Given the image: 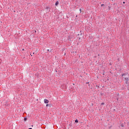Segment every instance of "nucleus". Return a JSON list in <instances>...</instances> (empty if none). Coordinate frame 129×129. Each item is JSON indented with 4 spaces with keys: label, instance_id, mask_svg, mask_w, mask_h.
<instances>
[{
    "label": "nucleus",
    "instance_id": "obj_8",
    "mask_svg": "<svg viewBox=\"0 0 129 129\" xmlns=\"http://www.w3.org/2000/svg\"><path fill=\"white\" fill-rule=\"evenodd\" d=\"M125 80H128V78L125 79Z\"/></svg>",
    "mask_w": 129,
    "mask_h": 129
},
{
    "label": "nucleus",
    "instance_id": "obj_12",
    "mask_svg": "<svg viewBox=\"0 0 129 129\" xmlns=\"http://www.w3.org/2000/svg\"><path fill=\"white\" fill-rule=\"evenodd\" d=\"M124 76V75H122V76Z\"/></svg>",
    "mask_w": 129,
    "mask_h": 129
},
{
    "label": "nucleus",
    "instance_id": "obj_5",
    "mask_svg": "<svg viewBox=\"0 0 129 129\" xmlns=\"http://www.w3.org/2000/svg\"><path fill=\"white\" fill-rule=\"evenodd\" d=\"M101 104V105H104V103H102Z\"/></svg>",
    "mask_w": 129,
    "mask_h": 129
},
{
    "label": "nucleus",
    "instance_id": "obj_10",
    "mask_svg": "<svg viewBox=\"0 0 129 129\" xmlns=\"http://www.w3.org/2000/svg\"><path fill=\"white\" fill-rule=\"evenodd\" d=\"M28 129H33V128H28Z\"/></svg>",
    "mask_w": 129,
    "mask_h": 129
},
{
    "label": "nucleus",
    "instance_id": "obj_7",
    "mask_svg": "<svg viewBox=\"0 0 129 129\" xmlns=\"http://www.w3.org/2000/svg\"><path fill=\"white\" fill-rule=\"evenodd\" d=\"M80 11L81 13V9H80Z\"/></svg>",
    "mask_w": 129,
    "mask_h": 129
},
{
    "label": "nucleus",
    "instance_id": "obj_2",
    "mask_svg": "<svg viewBox=\"0 0 129 129\" xmlns=\"http://www.w3.org/2000/svg\"><path fill=\"white\" fill-rule=\"evenodd\" d=\"M58 5H59V2L56 1L55 3V6H58Z\"/></svg>",
    "mask_w": 129,
    "mask_h": 129
},
{
    "label": "nucleus",
    "instance_id": "obj_1",
    "mask_svg": "<svg viewBox=\"0 0 129 129\" xmlns=\"http://www.w3.org/2000/svg\"><path fill=\"white\" fill-rule=\"evenodd\" d=\"M44 103H49V100H48L47 99H44Z\"/></svg>",
    "mask_w": 129,
    "mask_h": 129
},
{
    "label": "nucleus",
    "instance_id": "obj_9",
    "mask_svg": "<svg viewBox=\"0 0 129 129\" xmlns=\"http://www.w3.org/2000/svg\"><path fill=\"white\" fill-rule=\"evenodd\" d=\"M48 105H49V104H46V106H48Z\"/></svg>",
    "mask_w": 129,
    "mask_h": 129
},
{
    "label": "nucleus",
    "instance_id": "obj_3",
    "mask_svg": "<svg viewBox=\"0 0 129 129\" xmlns=\"http://www.w3.org/2000/svg\"><path fill=\"white\" fill-rule=\"evenodd\" d=\"M26 120H27V118H24V121H26Z\"/></svg>",
    "mask_w": 129,
    "mask_h": 129
},
{
    "label": "nucleus",
    "instance_id": "obj_11",
    "mask_svg": "<svg viewBox=\"0 0 129 129\" xmlns=\"http://www.w3.org/2000/svg\"><path fill=\"white\" fill-rule=\"evenodd\" d=\"M123 4H125V3H124V2H123Z\"/></svg>",
    "mask_w": 129,
    "mask_h": 129
},
{
    "label": "nucleus",
    "instance_id": "obj_4",
    "mask_svg": "<svg viewBox=\"0 0 129 129\" xmlns=\"http://www.w3.org/2000/svg\"><path fill=\"white\" fill-rule=\"evenodd\" d=\"M75 122H78V119H76V120H75Z\"/></svg>",
    "mask_w": 129,
    "mask_h": 129
},
{
    "label": "nucleus",
    "instance_id": "obj_6",
    "mask_svg": "<svg viewBox=\"0 0 129 129\" xmlns=\"http://www.w3.org/2000/svg\"><path fill=\"white\" fill-rule=\"evenodd\" d=\"M104 6V5H103V4H102V5H101V7H102V6Z\"/></svg>",
    "mask_w": 129,
    "mask_h": 129
}]
</instances>
